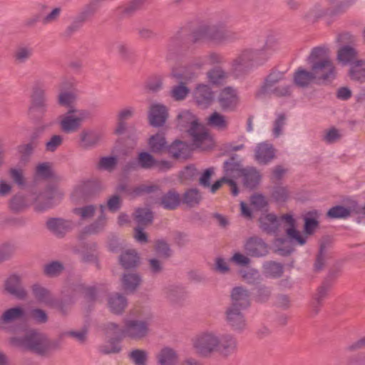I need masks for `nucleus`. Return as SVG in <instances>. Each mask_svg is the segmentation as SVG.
Here are the masks:
<instances>
[{"instance_id":"nucleus-57","label":"nucleus","mask_w":365,"mask_h":365,"mask_svg":"<svg viewBox=\"0 0 365 365\" xmlns=\"http://www.w3.org/2000/svg\"><path fill=\"white\" fill-rule=\"evenodd\" d=\"M75 292H83L88 302H95L97 299L98 290L96 287H86L83 284H78L73 288Z\"/></svg>"},{"instance_id":"nucleus-48","label":"nucleus","mask_w":365,"mask_h":365,"mask_svg":"<svg viewBox=\"0 0 365 365\" xmlns=\"http://www.w3.org/2000/svg\"><path fill=\"white\" fill-rule=\"evenodd\" d=\"M178 360L176 352L169 347L161 349L158 355V361L160 365H176Z\"/></svg>"},{"instance_id":"nucleus-39","label":"nucleus","mask_w":365,"mask_h":365,"mask_svg":"<svg viewBox=\"0 0 365 365\" xmlns=\"http://www.w3.org/2000/svg\"><path fill=\"white\" fill-rule=\"evenodd\" d=\"M202 200L200 190L197 188L187 189L181 197V203L192 208L197 206Z\"/></svg>"},{"instance_id":"nucleus-25","label":"nucleus","mask_w":365,"mask_h":365,"mask_svg":"<svg viewBox=\"0 0 365 365\" xmlns=\"http://www.w3.org/2000/svg\"><path fill=\"white\" fill-rule=\"evenodd\" d=\"M332 288L321 283L312 296L311 306L315 315L318 314Z\"/></svg>"},{"instance_id":"nucleus-27","label":"nucleus","mask_w":365,"mask_h":365,"mask_svg":"<svg viewBox=\"0 0 365 365\" xmlns=\"http://www.w3.org/2000/svg\"><path fill=\"white\" fill-rule=\"evenodd\" d=\"M258 222L259 228L268 235L276 233L280 225L279 219L272 213L262 215Z\"/></svg>"},{"instance_id":"nucleus-43","label":"nucleus","mask_w":365,"mask_h":365,"mask_svg":"<svg viewBox=\"0 0 365 365\" xmlns=\"http://www.w3.org/2000/svg\"><path fill=\"white\" fill-rule=\"evenodd\" d=\"M349 76L350 78L358 83H362L365 82V61L357 60L351 66Z\"/></svg>"},{"instance_id":"nucleus-33","label":"nucleus","mask_w":365,"mask_h":365,"mask_svg":"<svg viewBox=\"0 0 365 365\" xmlns=\"http://www.w3.org/2000/svg\"><path fill=\"white\" fill-rule=\"evenodd\" d=\"M101 212L98 218L91 224L84 227L83 230L80 233L78 238L83 240L87 235H95L101 232L106 224V218L104 214L103 205H101Z\"/></svg>"},{"instance_id":"nucleus-6","label":"nucleus","mask_w":365,"mask_h":365,"mask_svg":"<svg viewBox=\"0 0 365 365\" xmlns=\"http://www.w3.org/2000/svg\"><path fill=\"white\" fill-rule=\"evenodd\" d=\"M48 97L45 83L41 81L34 82L28 108L29 117L36 121L43 119L48 111Z\"/></svg>"},{"instance_id":"nucleus-61","label":"nucleus","mask_w":365,"mask_h":365,"mask_svg":"<svg viewBox=\"0 0 365 365\" xmlns=\"http://www.w3.org/2000/svg\"><path fill=\"white\" fill-rule=\"evenodd\" d=\"M25 312L22 307H15L6 310L2 314L1 319L4 323H9L22 318Z\"/></svg>"},{"instance_id":"nucleus-28","label":"nucleus","mask_w":365,"mask_h":365,"mask_svg":"<svg viewBox=\"0 0 365 365\" xmlns=\"http://www.w3.org/2000/svg\"><path fill=\"white\" fill-rule=\"evenodd\" d=\"M119 263L126 270L138 268L140 264V257L135 250H128L119 256Z\"/></svg>"},{"instance_id":"nucleus-58","label":"nucleus","mask_w":365,"mask_h":365,"mask_svg":"<svg viewBox=\"0 0 365 365\" xmlns=\"http://www.w3.org/2000/svg\"><path fill=\"white\" fill-rule=\"evenodd\" d=\"M207 123L208 125L217 128L219 130H225L228 125L225 117L217 111L213 112L208 117Z\"/></svg>"},{"instance_id":"nucleus-54","label":"nucleus","mask_w":365,"mask_h":365,"mask_svg":"<svg viewBox=\"0 0 365 365\" xmlns=\"http://www.w3.org/2000/svg\"><path fill=\"white\" fill-rule=\"evenodd\" d=\"M317 211H311L304 217V232L305 235H311L318 227L319 222L317 220Z\"/></svg>"},{"instance_id":"nucleus-64","label":"nucleus","mask_w":365,"mask_h":365,"mask_svg":"<svg viewBox=\"0 0 365 365\" xmlns=\"http://www.w3.org/2000/svg\"><path fill=\"white\" fill-rule=\"evenodd\" d=\"M190 93V88L185 85V83L180 81L179 84L174 86L170 91V96L175 101H182L185 99Z\"/></svg>"},{"instance_id":"nucleus-45","label":"nucleus","mask_w":365,"mask_h":365,"mask_svg":"<svg viewBox=\"0 0 365 365\" xmlns=\"http://www.w3.org/2000/svg\"><path fill=\"white\" fill-rule=\"evenodd\" d=\"M357 51L349 46L341 47L337 52V60L343 65L352 63L357 57Z\"/></svg>"},{"instance_id":"nucleus-40","label":"nucleus","mask_w":365,"mask_h":365,"mask_svg":"<svg viewBox=\"0 0 365 365\" xmlns=\"http://www.w3.org/2000/svg\"><path fill=\"white\" fill-rule=\"evenodd\" d=\"M353 213L352 205L345 207L341 205L333 206L326 213V217L328 219H346L349 218Z\"/></svg>"},{"instance_id":"nucleus-13","label":"nucleus","mask_w":365,"mask_h":365,"mask_svg":"<svg viewBox=\"0 0 365 365\" xmlns=\"http://www.w3.org/2000/svg\"><path fill=\"white\" fill-rule=\"evenodd\" d=\"M244 249L246 254L252 257H262L269 254V245L257 236L249 237L244 245Z\"/></svg>"},{"instance_id":"nucleus-37","label":"nucleus","mask_w":365,"mask_h":365,"mask_svg":"<svg viewBox=\"0 0 365 365\" xmlns=\"http://www.w3.org/2000/svg\"><path fill=\"white\" fill-rule=\"evenodd\" d=\"M133 219L138 226L147 227L153 224L154 215L150 208L138 207L133 214Z\"/></svg>"},{"instance_id":"nucleus-14","label":"nucleus","mask_w":365,"mask_h":365,"mask_svg":"<svg viewBox=\"0 0 365 365\" xmlns=\"http://www.w3.org/2000/svg\"><path fill=\"white\" fill-rule=\"evenodd\" d=\"M220 108L223 111H234L239 102L236 91L230 86L223 88L217 98Z\"/></svg>"},{"instance_id":"nucleus-36","label":"nucleus","mask_w":365,"mask_h":365,"mask_svg":"<svg viewBox=\"0 0 365 365\" xmlns=\"http://www.w3.org/2000/svg\"><path fill=\"white\" fill-rule=\"evenodd\" d=\"M331 240L328 237H323L319 243V248L314 263V270L316 272L322 271L325 264V256L327 249L331 246Z\"/></svg>"},{"instance_id":"nucleus-46","label":"nucleus","mask_w":365,"mask_h":365,"mask_svg":"<svg viewBox=\"0 0 365 365\" xmlns=\"http://www.w3.org/2000/svg\"><path fill=\"white\" fill-rule=\"evenodd\" d=\"M325 16H329V9H324L319 4H316L304 14L303 19L306 21L315 23Z\"/></svg>"},{"instance_id":"nucleus-23","label":"nucleus","mask_w":365,"mask_h":365,"mask_svg":"<svg viewBox=\"0 0 365 365\" xmlns=\"http://www.w3.org/2000/svg\"><path fill=\"white\" fill-rule=\"evenodd\" d=\"M46 226L56 237H63L71 229V222L60 217H51L46 221Z\"/></svg>"},{"instance_id":"nucleus-18","label":"nucleus","mask_w":365,"mask_h":365,"mask_svg":"<svg viewBox=\"0 0 365 365\" xmlns=\"http://www.w3.org/2000/svg\"><path fill=\"white\" fill-rule=\"evenodd\" d=\"M243 171H245V168L242 166V159L236 153H232L223 163V172L227 178H240Z\"/></svg>"},{"instance_id":"nucleus-42","label":"nucleus","mask_w":365,"mask_h":365,"mask_svg":"<svg viewBox=\"0 0 365 365\" xmlns=\"http://www.w3.org/2000/svg\"><path fill=\"white\" fill-rule=\"evenodd\" d=\"M350 344L345 347L346 365H365V349L349 350Z\"/></svg>"},{"instance_id":"nucleus-5","label":"nucleus","mask_w":365,"mask_h":365,"mask_svg":"<svg viewBox=\"0 0 365 365\" xmlns=\"http://www.w3.org/2000/svg\"><path fill=\"white\" fill-rule=\"evenodd\" d=\"M267 61V56L262 50L245 48L233 59L232 68L236 75L239 76L263 65Z\"/></svg>"},{"instance_id":"nucleus-35","label":"nucleus","mask_w":365,"mask_h":365,"mask_svg":"<svg viewBox=\"0 0 365 365\" xmlns=\"http://www.w3.org/2000/svg\"><path fill=\"white\" fill-rule=\"evenodd\" d=\"M120 280L122 287L127 293H133L142 283V277L138 273H124Z\"/></svg>"},{"instance_id":"nucleus-9","label":"nucleus","mask_w":365,"mask_h":365,"mask_svg":"<svg viewBox=\"0 0 365 365\" xmlns=\"http://www.w3.org/2000/svg\"><path fill=\"white\" fill-rule=\"evenodd\" d=\"M78 146L83 150L98 147L103 139V133L97 129L84 128L78 135Z\"/></svg>"},{"instance_id":"nucleus-7","label":"nucleus","mask_w":365,"mask_h":365,"mask_svg":"<svg viewBox=\"0 0 365 365\" xmlns=\"http://www.w3.org/2000/svg\"><path fill=\"white\" fill-rule=\"evenodd\" d=\"M207 42L221 44L227 41H235L240 38L239 34L227 29L225 23L205 24Z\"/></svg>"},{"instance_id":"nucleus-12","label":"nucleus","mask_w":365,"mask_h":365,"mask_svg":"<svg viewBox=\"0 0 365 365\" xmlns=\"http://www.w3.org/2000/svg\"><path fill=\"white\" fill-rule=\"evenodd\" d=\"M57 193V186L54 184H48L45 190L40 192L34 201L35 210L43 212L53 207V200Z\"/></svg>"},{"instance_id":"nucleus-56","label":"nucleus","mask_w":365,"mask_h":365,"mask_svg":"<svg viewBox=\"0 0 365 365\" xmlns=\"http://www.w3.org/2000/svg\"><path fill=\"white\" fill-rule=\"evenodd\" d=\"M64 269L65 267L62 262L53 261L44 265L43 274L48 277H56L59 276Z\"/></svg>"},{"instance_id":"nucleus-55","label":"nucleus","mask_w":365,"mask_h":365,"mask_svg":"<svg viewBox=\"0 0 365 365\" xmlns=\"http://www.w3.org/2000/svg\"><path fill=\"white\" fill-rule=\"evenodd\" d=\"M353 213L349 217L354 219L352 225L365 230V210L356 203L352 204Z\"/></svg>"},{"instance_id":"nucleus-59","label":"nucleus","mask_w":365,"mask_h":365,"mask_svg":"<svg viewBox=\"0 0 365 365\" xmlns=\"http://www.w3.org/2000/svg\"><path fill=\"white\" fill-rule=\"evenodd\" d=\"M209 82L212 85L221 86L225 83L226 78L225 73L219 67L214 68L207 73Z\"/></svg>"},{"instance_id":"nucleus-51","label":"nucleus","mask_w":365,"mask_h":365,"mask_svg":"<svg viewBox=\"0 0 365 365\" xmlns=\"http://www.w3.org/2000/svg\"><path fill=\"white\" fill-rule=\"evenodd\" d=\"M32 293L35 299L41 303L45 304L46 306L48 304L49 300L53 297L50 291L41 286L38 284H35L31 287Z\"/></svg>"},{"instance_id":"nucleus-15","label":"nucleus","mask_w":365,"mask_h":365,"mask_svg":"<svg viewBox=\"0 0 365 365\" xmlns=\"http://www.w3.org/2000/svg\"><path fill=\"white\" fill-rule=\"evenodd\" d=\"M4 292L20 300L26 299L27 296L26 291L21 286V277L16 274L10 275L5 280Z\"/></svg>"},{"instance_id":"nucleus-31","label":"nucleus","mask_w":365,"mask_h":365,"mask_svg":"<svg viewBox=\"0 0 365 365\" xmlns=\"http://www.w3.org/2000/svg\"><path fill=\"white\" fill-rule=\"evenodd\" d=\"M180 204L181 197L175 189H170L164 193L159 202V205L167 210H175Z\"/></svg>"},{"instance_id":"nucleus-2","label":"nucleus","mask_w":365,"mask_h":365,"mask_svg":"<svg viewBox=\"0 0 365 365\" xmlns=\"http://www.w3.org/2000/svg\"><path fill=\"white\" fill-rule=\"evenodd\" d=\"M11 346L29 351L40 356H46L50 351L60 350V339H50L45 334L32 330L24 336H13L9 339Z\"/></svg>"},{"instance_id":"nucleus-10","label":"nucleus","mask_w":365,"mask_h":365,"mask_svg":"<svg viewBox=\"0 0 365 365\" xmlns=\"http://www.w3.org/2000/svg\"><path fill=\"white\" fill-rule=\"evenodd\" d=\"M217 341V336L214 334L205 332L195 338L193 344L199 354L206 356L216 351Z\"/></svg>"},{"instance_id":"nucleus-30","label":"nucleus","mask_w":365,"mask_h":365,"mask_svg":"<svg viewBox=\"0 0 365 365\" xmlns=\"http://www.w3.org/2000/svg\"><path fill=\"white\" fill-rule=\"evenodd\" d=\"M97 243L95 242H84L82 245L83 250L81 251V261L86 263L93 262L96 264L97 269H100V263L98 260V254L97 252Z\"/></svg>"},{"instance_id":"nucleus-29","label":"nucleus","mask_w":365,"mask_h":365,"mask_svg":"<svg viewBox=\"0 0 365 365\" xmlns=\"http://www.w3.org/2000/svg\"><path fill=\"white\" fill-rule=\"evenodd\" d=\"M293 83L299 88H307L312 83L315 84V76L311 69L299 67L293 74Z\"/></svg>"},{"instance_id":"nucleus-62","label":"nucleus","mask_w":365,"mask_h":365,"mask_svg":"<svg viewBox=\"0 0 365 365\" xmlns=\"http://www.w3.org/2000/svg\"><path fill=\"white\" fill-rule=\"evenodd\" d=\"M98 190V184L95 181L86 182L79 187V193L84 199L93 196Z\"/></svg>"},{"instance_id":"nucleus-44","label":"nucleus","mask_w":365,"mask_h":365,"mask_svg":"<svg viewBox=\"0 0 365 365\" xmlns=\"http://www.w3.org/2000/svg\"><path fill=\"white\" fill-rule=\"evenodd\" d=\"M263 273L266 277L277 279L284 273V266L275 261H268L263 264Z\"/></svg>"},{"instance_id":"nucleus-32","label":"nucleus","mask_w":365,"mask_h":365,"mask_svg":"<svg viewBox=\"0 0 365 365\" xmlns=\"http://www.w3.org/2000/svg\"><path fill=\"white\" fill-rule=\"evenodd\" d=\"M128 305L126 297L120 293H113L108 296V306L110 311L115 314H122Z\"/></svg>"},{"instance_id":"nucleus-19","label":"nucleus","mask_w":365,"mask_h":365,"mask_svg":"<svg viewBox=\"0 0 365 365\" xmlns=\"http://www.w3.org/2000/svg\"><path fill=\"white\" fill-rule=\"evenodd\" d=\"M86 111L81 110L78 116L73 115H61L59 117L61 118L59 125L61 130L66 133H71L78 130L86 118Z\"/></svg>"},{"instance_id":"nucleus-8","label":"nucleus","mask_w":365,"mask_h":365,"mask_svg":"<svg viewBox=\"0 0 365 365\" xmlns=\"http://www.w3.org/2000/svg\"><path fill=\"white\" fill-rule=\"evenodd\" d=\"M192 116L189 111H185L181 113H179L177 116V120L178 121V125L182 127H185L184 121L190 124V128L188 131L190 134L192 136L193 143L197 147H201L202 143L205 141L211 142V138L209 133L207 131H202L197 133V130L200 126L199 123L197 120L192 119Z\"/></svg>"},{"instance_id":"nucleus-11","label":"nucleus","mask_w":365,"mask_h":365,"mask_svg":"<svg viewBox=\"0 0 365 365\" xmlns=\"http://www.w3.org/2000/svg\"><path fill=\"white\" fill-rule=\"evenodd\" d=\"M193 98L198 107L206 109L215 101V92L209 85L200 83L193 91Z\"/></svg>"},{"instance_id":"nucleus-20","label":"nucleus","mask_w":365,"mask_h":365,"mask_svg":"<svg viewBox=\"0 0 365 365\" xmlns=\"http://www.w3.org/2000/svg\"><path fill=\"white\" fill-rule=\"evenodd\" d=\"M168 117V108L165 106L160 103L153 104L148 111L149 123L155 128L163 126Z\"/></svg>"},{"instance_id":"nucleus-47","label":"nucleus","mask_w":365,"mask_h":365,"mask_svg":"<svg viewBox=\"0 0 365 365\" xmlns=\"http://www.w3.org/2000/svg\"><path fill=\"white\" fill-rule=\"evenodd\" d=\"M241 177H243L244 185L250 189H255L261 179L259 173L255 168H245Z\"/></svg>"},{"instance_id":"nucleus-1","label":"nucleus","mask_w":365,"mask_h":365,"mask_svg":"<svg viewBox=\"0 0 365 365\" xmlns=\"http://www.w3.org/2000/svg\"><path fill=\"white\" fill-rule=\"evenodd\" d=\"M329 54L330 51L327 46H319L312 49L306 59L315 76L316 85H329L336 77V67Z\"/></svg>"},{"instance_id":"nucleus-60","label":"nucleus","mask_w":365,"mask_h":365,"mask_svg":"<svg viewBox=\"0 0 365 365\" xmlns=\"http://www.w3.org/2000/svg\"><path fill=\"white\" fill-rule=\"evenodd\" d=\"M198 175V171L192 164L185 166L180 172L179 179L181 183H187L195 180Z\"/></svg>"},{"instance_id":"nucleus-3","label":"nucleus","mask_w":365,"mask_h":365,"mask_svg":"<svg viewBox=\"0 0 365 365\" xmlns=\"http://www.w3.org/2000/svg\"><path fill=\"white\" fill-rule=\"evenodd\" d=\"M149 331V324L147 321L138 319H127L123 327L120 329L118 336L111 337L108 340L110 346L102 345L99 351L103 354L119 353L122 347L119 343L125 337L133 340H140L145 338Z\"/></svg>"},{"instance_id":"nucleus-52","label":"nucleus","mask_w":365,"mask_h":365,"mask_svg":"<svg viewBox=\"0 0 365 365\" xmlns=\"http://www.w3.org/2000/svg\"><path fill=\"white\" fill-rule=\"evenodd\" d=\"M153 250L163 259H168L173 255L170 245L164 240H157L155 242Z\"/></svg>"},{"instance_id":"nucleus-49","label":"nucleus","mask_w":365,"mask_h":365,"mask_svg":"<svg viewBox=\"0 0 365 365\" xmlns=\"http://www.w3.org/2000/svg\"><path fill=\"white\" fill-rule=\"evenodd\" d=\"M284 72L273 71L264 79L263 85L260 88L259 93L264 95L268 93L269 89L274 85L284 79Z\"/></svg>"},{"instance_id":"nucleus-50","label":"nucleus","mask_w":365,"mask_h":365,"mask_svg":"<svg viewBox=\"0 0 365 365\" xmlns=\"http://www.w3.org/2000/svg\"><path fill=\"white\" fill-rule=\"evenodd\" d=\"M255 301L257 303H266L269 301L272 295V288L259 282L256 283L254 288Z\"/></svg>"},{"instance_id":"nucleus-22","label":"nucleus","mask_w":365,"mask_h":365,"mask_svg":"<svg viewBox=\"0 0 365 365\" xmlns=\"http://www.w3.org/2000/svg\"><path fill=\"white\" fill-rule=\"evenodd\" d=\"M216 351L224 356H228L234 354L237 349V339L230 334L217 337Z\"/></svg>"},{"instance_id":"nucleus-4","label":"nucleus","mask_w":365,"mask_h":365,"mask_svg":"<svg viewBox=\"0 0 365 365\" xmlns=\"http://www.w3.org/2000/svg\"><path fill=\"white\" fill-rule=\"evenodd\" d=\"M207 42V32L205 24L190 31L187 26L181 27L175 34L170 38L168 48H189L190 46L201 44Z\"/></svg>"},{"instance_id":"nucleus-41","label":"nucleus","mask_w":365,"mask_h":365,"mask_svg":"<svg viewBox=\"0 0 365 365\" xmlns=\"http://www.w3.org/2000/svg\"><path fill=\"white\" fill-rule=\"evenodd\" d=\"M164 292L168 300L172 303L180 304L186 297V292L182 287L169 286L164 289Z\"/></svg>"},{"instance_id":"nucleus-21","label":"nucleus","mask_w":365,"mask_h":365,"mask_svg":"<svg viewBox=\"0 0 365 365\" xmlns=\"http://www.w3.org/2000/svg\"><path fill=\"white\" fill-rule=\"evenodd\" d=\"M190 151L191 150L187 143L176 139L171 144L168 145L165 153L173 159L186 160L190 157Z\"/></svg>"},{"instance_id":"nucleus-34","label":"nucleus","mask_w":365,"mask_h":365,"mask_svg":"<svg viewBox=\"0 0 365 365\" xmlns=\"http://www.w3.org/2000/svg\"><path fill=\"white\" fill-rule=\"evenodd\" d=\"M148 144L150 151L155 154L165 153L168 145L165 133L163 132H158L155 135H151L148 140Z\"/></svg>"},{"instance_id":"nucleus-26","label":"nucleus","mask_w":365,"mask_h":365,"mask_svg":"<svg viewBox=\"0 0 365 365\" xmlns=\"http://www.w3.org/2000/svg\"><path fill=\"white\" fill-rule=\"evenodd\" d=\"M287 224L289 227L285 230L287 237L292 242H296L299 245H304L306 243V237L302 236L300 232L296 229V221L293 216L286 214L282 217L281 219Z\"/></svg>"},{"instance_id":"nucleus-17","label":"nucleus","mask_w":365,"mask_h":365,"mask_svg":"<svg viewBox=\"0 0 365 365\" xmlns=\"http://www.w3.org/2000/svg\"><path fill=\"white\" fill-rule=\"evenodd\" d=\"M242 309L228 307L225 311V320L232 330L242 331L246 328V319Z\"/></svg>"},{"instance_id":"nucleus-24","label":"nucleus","mask_w":365,"mask_h":365,"mask_svg":"<svg viewBox=\"0 0 365 365\" xmlns=\"http://www.w3.org/2000/svg\"><path fill=\"white\" fill-rule=\"evenodd\" d=\"M255 157L258 163L267 165L275 158V149L271 143H260L256 147Z\"/></svg>"},{"instance_id":"nucleus-38","label":"nucleus","mask_w":365,"mask_h":365,"mask_svg":"<svg viewBox=\"0 0 365 365\" xmlns=\"http://www.w3.org/2000/svg\"><path fill=\"white\" fill-rule=\"evenodd\" d=\"M164 78L159 74L148 76L144 82V90L148 93H157L163 88Z\"/></svg>"},{"instance_id":"nucleus-53","label":"nucleus","mask_w":365,"mask_h":365,"mask_svg":"<svg viewBox=\"0 0 365 365\" xmlns=\"http://www.w3.org/2000/svg\"><path fill=\"white\" fill-rule=\"evenodd\" d=\"M116 51L121 60L128 63H134L135 55L129 46L123 42L116 43Z\"/></svg>"},{"instance_id":"nucleus-63","label":"nucleus","mask_w":365,"mask_h":365,"mask_svg":"<svg viewBox=\"0 0 365 365\" xmlns=\"http://www.w3.org/2000/svg\"><path fill=\"white\" fill-rule=\"evenodd\" d=\"M36 175L43 180L53 179L55 173L52 170L50 163H39L36 168Z\"/></svg>"},{"instance_id":"nucleus-16","label":"nucleus","mask_w":365,"mask_h":365,"mask_svg":"<svg viewBox=\"0 0 365 365\" xmlns=\"http://www.w3.org/2000/svg\"><path fill=\"white\" fill-rule=\"evenodd\" d=\"M231 304L229 307L240 309H247L250 304V293L242 286L235 287L230 293Z\"/></svg>"}]
</instances>
